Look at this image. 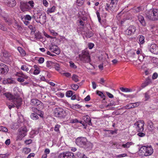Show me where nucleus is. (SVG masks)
Instances as JSON below:
<instances>
[{"label":"nucleus","instance_id":"f257e3e1","mask_svg":"<svg viewBox=\"0 0 158 158\" xmlns=\"http://www.w3.org/2000/svg\"><path fill=\"white\" fill-rule=\"evenodd\" d=\"M76 143L77 145L85 149L90 148L91 146V143L87 142L85 137H82L77 138L76 139Z\"/></svg>","mask_w":158,"mask_h":158},{"label":"nucleus","instance_id":"f03ea898","mask_svg":"<svg viewBox=\"0 0 158 158\" xmlns=\"http://www.w3.org/2000/svg\"><path fill=\"white\" fill-rule=\"evenodd\" d=\"M4 94L10 100H11L14 104L16 105L17 108H18L22 104V99L19 96H14L10 93H5Z\"/></svg>","mask_w":158,"mask_h":158},{"label":"nucleus","instance_id":"7ed1b4c3","mask_svg":"<svg viewBox=\"0 0 158 158\" xmlns=\"http://www.w3.org/2000/svg\"><path fill=\"white\" fill-rule=\"evenodd\" d=\"M34 17L36 22L41 24H44L46 22V14L44 12L41 13L38 12L36 14H34Z\"/></svg>","mask_w":158,"mask_h":158},{"label":"nucleus","instance_id":"20e7f679","mask_svg":"<svg viewBox=\"0 0 158 158\" xmlns=\"http://www.w3.org/2000/svg\"><path fill=\"white\" fill-rule=\"evenodd\" d=\"M139 152L141 155L148 156L151 155L153 152V150L151 146H143L139 150Z\"/></svg>","mask_w":158,"mask_h":158},{"label":"nucleus","instance_id":"39448f33","mask_svg":"<svg viewBox=\"0 0 158 158\" xmlns=\"http://www.w3.org/2000/svg\"><path fill=\"white\" fill-rule=\"evenodd\" d=\"M80 60L84 63H89L91 61L90 56L87 49L83 50L79 55Z\"/></svg>","mask_w":158,"mask_h":158},{"label":"nucleus","instance_id":"423d86ee","mask_svg":"<svg viewBox=\"0 0 158 158\" xmlns=\"http://www.w3.org/2000/svg\"><path fill=\"white\" fill-rule=\"evenodd\" d=\"M111 2L110 4L107 3L106 4L105 9L109 12L111 11H114L116 10L117 8V7L118 0H110Z\"/></svg>","mask_w":158,"mask_h":158},{"label":"nucleus","instance_id":"0eeeda50","mask_svg":"<svg viewBox=\"0 0 158 158\" xmlns=\"http://www.w3.org/2000/svg\"><path fill=\"white\" fill-rule=\"evenodd\" d=\"M54 115L55 117L62 119L65 118L67 113L62 108H56L54 111Z\"/></svg>","mask_w":158,"mask_h":158},{"label":"nucleus","instance_id":"6e6552de","mask_svg":"<svg viewBox=\"0 0 158 158\" xmlns=\"http://www.w3.org/2000/svg\"><path fill=\"white\" fill-rule=\"evenodd\" d=\"M144 124V123L143 120H139L134 124L135 126H136L137 131L139 132H143V131Z\"/></svg>","mask_w":158,"mask_h":158},{"label":"nucleus","instance_id":"1a4fd4ad","mask_svg":"<svg viewBox=\"0 0 158 158\" xmlns=\"http://www.w3.org/2000/svg\"><path fill=\"white\" fill-rule=\"evenodd\" d=\"M59 158H75V156L73 153L72 152H64L60 154L58 156Z\"/></svg>","mask_w":158,"mask_h":158},{"label":"nucleus","instance_id":"9d476101","mask_svg":"<svg viewBox=\"0 0 158 158\" xmlns=\"http://www.w3.org/2000/svg\"><path fill=\"white\" fill-rule=\"evenodd\" d=\"M9 71V68L5 64L0 63V74H6Z\"/></svg>","mask_w":158,"mask_h":158},{"label":"nucleus","instance_id":"9b49d317","mask_svg":"<svg viewBox=\"0 0 158 158\" xmlns=\"http://www.w3.org/2000/svg\"><path fill=\"white\" fill-rule=\"evenodd\" d=\"M136 30V27L134 26H131L125 31V34L128 35H131L134 34Z\"/></svg>","mask_w":158,"mask_h":158},{"label":"nucleus","instance_id":"f8f14e48","mask_svg":"<svg viewBox=\"0 0 158 158\" xmlns=\"http://www.w3.org/2000/svg\"><path fill=\"white\" fill-rule=\"evenodd\" d=\"M16 76H17L19 77L17 78V80L20 82H22L24 81V79H27L28 77L26 75L24 74L23 73L17 72L16 74Z\"/></svg>","mask_w":158,"mask_h":158},{"label":"nucleus","instance_id":"ddd939ff","mask_svg":"<svg viewBox=\"0 0 158 158\" xmlns=\"http://www.w3.org/2000/svg\"><path fill=\"white\" fill-rule=\"evenodd\" d=\"M148 49L152 53L158 54V46L155 44H152L149 46Z\"/></svg>","mask_w":158,"mask_h":158},{"label":"nucleus","instance_id":"4468645a","mask_svg":"<svg viewBox=\"0 0 158 158\" xmlns=\"http://www.w3.org/2000/svg\"><path fill=\"white\" fill-rule=\"evenodd\" d=\"M20 7L21 10L23 12L27 11L30 9V6L27 2H21Z\"/></svg>","mask_w":158,"mask_h":158},{"label":"nucleus","instance_id":"2eb2a0df","mask_svg":"<svg viewBox=\"0 0 158 158\" xmlns=\"http://www.w3.org/2000/svg\"><path fill=\"white\" fill-rule=\"evenodd\" d=\"M3 1L4 2L10 7H13L16 5V2L15 0H3Z\"/></svg>","mask_w":158,"mask_h":158},{"label":"nucleus","instance_id":"dca6fc26","mask_svg":"<svg viewBox=\"0 0 158 158\" xmlns=\"http://www.w3.org/2000/svg\"><path fill=\"white\" fill-rule=\"evenodd\" d=\"M146 17L150 20H155L154 17L153 15L152 10H150L149 11L147 12L146 13Z\"/></svg>","mask_w":158,"mask_h":158},{"label":"nucleus","instance_id":"f3484780","mask_svg":"<svg viewBox=\"0 0 158 158\" xmlns=\"http://www.w3.org/2000/svg\"><path fill=\"white\" fill-rule=\"evenodd\" d=\"M41 102L37 99H33L31 100V104L32 105L35 106L39 105Z\"/></svg>","mask_w":158,"mask_h":158},{"label":"nucleus","instance_id":"a211bd4d","mask_svg":"<svg viewBox=\"0 0 158 158\" xmlns=\"http://www.w3.org/2000/svg\"><path fill=\"white\" fill-rule=\"evenodd\" d=\"M151 83V80L149 78H147L146 79L144 82L142 83L141 86L143 88H144Z\"/></svg>","mask_w":158,"mask_h":158},{"label":"nucleus","instance_id":"6ab92c4d","mask_svg":"<svg viewBox=\"0 0 158 158\" xmlns=\"http://www.w3.org/2000/svg\"><path fill=\"white\" fill-rule=\"evenodd\" d=\"M138 19L141 23V24L143 26L146 25V23L145 22L143 17L141 15H139L138 16Z\"/></svg>","mask_w":158,"mask_h":158},{"label":"nucleus","instance_id":"aec40b11","mask_svg":"<svg viewBox=\"0 0 158 158\" xmlns=\"http://www.w3.org/2000/svg\"><path fill=\"white\" fill-rule=\"evenodd\" d=\"M84 121L86 123H87L89 125L91 126L92 125V123L91 122V119L90 117L88 116H86L84 118Z\"/></svg>","mask_w":158,"mask_h":158},{"label":"nucleus","instance_id":"412c9836","mask_svg":"<svg viewBox=\"0 0 158 158\" xmlns=\"http://www.w3.org/2000/svg\"><path fill=\"white\" fill-rule=\"evenodd\" d=\"M153 15L154 17L155 20L158 19V10L157 9H153L152 10Z\"/></svg>","mask_w":158,"mask_h":158},{"label":"nucleus","instance_id":"4be33fe9","mask_svg":"<svg viewBox=\"0 0 158 158\" xmlns=\"http://www.w3.org/2000/svg\"><path fill=\"white\" fill-rule=\"evenodd\" d=\"M133 144L132 142H127L126 143H123L122 144L123 148H128L130 147Z\"/></svg>","mask_w":158,"mask_h":158},{"label":"nucleus","instance_id":"5701e85b","mask_svg":"<svg viewBox=\"0 0 158 158\" xmlns=\"http://www.w3.org/2000/svg\"><path fill=\"white\" fill-rule=\"evenodd\" d=\"M148 126L150 127L149 130L151 131H154L153 128H154V124L151 120H149L148 123Z\"/></svg>","mask_w":158,"mask_h":158},{"label":"nucleus","instance_id":"b1692460","mask_svg":"<svg viewBox=\"0 0 158 158\" xmlns=\"http://www.w3.org/2000/svg\"><path fill=\"white\" fill-rule=\"evenodd\" d=\"M139 44H143L145 42L144 37L143 35H139Z\"/></svg>","mask_w":158,"mask_h":158},{"label":"nucleus","instance_id":"393cba45","mask_svg":"<svg viewBox=\"0 0 158 158\" xmlns=\"http://www.w3.org/2000/svg\"><path fill=\"white\" fill-rule=\"evenodd\" d=\"M18 50L20 53L21 55L22 56H24L26 55V53L25 51L23 50L21 47H18Z\"/></svg>","mask_w":158,"mask_h":158},{"label":"nucleus","instance_id":"a878e982","mask_svg":"<svg viewBox=\"0 0 158 158\" xmlns=\"http://www.w3.org/2000/svg\"><path fill=\"white\" fill-rule=\"evenodd\" d=\"M19 131V133L17 137L18 139L21 140L26 135H23V134H24V132H22L21 131Z\"/></svg>","mask_w":158,"mask_h":158},{"label":"nucleus","instance_id":"bb28decb","mask_svg":"<svg viewBox=\"0 0 158 158\" xmlns=\"http://www.w3.org/2000/svg\"><path fill=\"white\" fill-rule=\"evenodd\" d=\"M79 77L77 75L73 74L72 77V79L75 82H77L79 81Z\"/></svg>","mask_w":158,"mask_h":158},{"label":"nucleus","instance_id":"cd10ccee","mask_svg":"<svg viewBox=\"0 0 158 158\" xmlns=\"http://www.w3.org/2000/svg\"><path fill=\"white\" fill-rule=\"evenodd\" d=\"M150 92L148 91L144 94V97L145 98V101L148 100L150 98Z\"/></svg>","mask_w":158,"mask_h":158},{"label":"nucleus","instance_id":"c85d7f7f","mask_svg":"<svg viewBox=\"0 0 158 158\" xmlns=\"http://www.w3.org/2000/svg\"><path fill=\"white\" fill-rule=\"evenodd\" d=\"M19 131H21L22 132H24V134H23V135H26L27 131V129L25 127H21L20 129L19 130Z\"/></svg>","mask_w":158,"mask_h":158},{"label":"nucleus","instance_id":"c756f323","mask_svg":"<svg viewBox=\"0 0 158 158\" xmlns=\"http://www.w3.org/2000/svg\"><path fill=\"white\" fill-rule=\"evenodd\" d=\"M120 89L123 92H131L132 91V89H130L127 88H124L123 87H120Z\"/></svg>","mask_w":158,"mask_h":158},{"label":"nucleus","instance_id":"7c9ffc66","mask_svg":"<svg viewBox=\"0 0 158 158\" xmlns=\"http://www.w3.org/2000/svg\"><path fill=\"white\" fill-rule=\"evenodd\" d=\"M54 62L50 61H47L46 62V66L47 67L50 68L53 67Z\"/></svg>","mask_w":158,"mask_h":158},{"label":"nucleus","instance_id":"2f4dec72","mask_svg":"<svg viewBox=\"0 0 158 158\" xmlns=\"http://www.w3.org/2000/svg\"><path fill=\"white\" fill-rule=\"evenodd\" d=\"M31 151V149L30 148H25L23 149V152L26 154H27Z\"/></svg>","mask_w":158,"mask_h":158},{"label":"nucleus","instance_id":"473e14b6","mask_svg":"<svg viewBox=\"0 0 158 158\" xmlns=\"http://www.w3.org/2000/svg\"><path fill=\"white\" fill-rule=\"evenodd\" d=\"M31 117L33 120H37L38 118V117L36 113H33L31 115Z\"/></svg>","mask_w":158,"mask_h":158},{"label":"nucleus","instance_id":"72a5a7b5","mask_svg":"<svg viewBox=\"0 0 158 158\" xmlns=\"http://www.w3.org/2000/svg\"><path fill=\"white\" fill-rule=\"evenodd\" d=\"M28 27L31 30V33L34 34L35 30V27L32 25H29L28 26Z\"/></svg>","mask_w":158,"mask_h":158},{"label":"nucleus","instance_id":"f704fd0d","mask_svg":"<svg viewBox=\"0 0 158 158\" xmlns=\"http://www.w3.org/2000/svg\"><path fill=\"white\" fill-rule=\"evenodd\" d=\"M35 37L36 39H40L42 38L41 34L39 32H36L35 33Z\"/></svg>","mask_w":158,"mask_h":158},{"label":"nucleus","instance_id":"c9c22d12","mask_svg":"<svg viewBox=\"0 0 158 158\" xmlns=\"http://www.w3.org/2000/svg\"><path fill=\"white\" fill-rule=\"evenodd\" d=\"M55 8V6H53L52 7L48 9L47 10V13L49 14V13L54 12V11Z\"/></svg>","mask_w":158,"mask_h":158},{"label":"nucleus","instance_id":"e433bc0d","mask_svg":"<svg viewBox=\"0 0 158 158\" xmlns=\"http://www.w3.org/2000/svg\"><path fill=\"white\" fill-rule=\"evenodd\" d=\"M27 4L29 6L30 5V8H33L34 6V3L33 1H30L28 2H26Z\"/></svg>","mask_w":158,"mask_h":158},{"label":"nucleus","instance_id":"4c0bfd02","mask_svg":"<svg viewBox=\"0 0 158 158\" xmlns=\"http://www.w3.org/2000/svg\"><path fill=\"white\" fill-rule=\"evenodd\" d=\"M8 129L5 127L1 126L0 127V131H2V132H6L8 131Z\"/></svg>","mask_w":158,"mask_h":158},{"label":"nucleus","instance_id":"58836bf2","mask_svg":"<svg viewBox=\"0 0 158 158\" xmlns=\"http://www.w3.org/2000/svg\"><path fill=\"white\" fill-rule=\"evenodd\" d=\"M85 2V0H77V3L78 6L82 5Z\"/></svg>","mask_w":158,"mask_h":158},{"label":"nucleus","instance_id":"ea45409f","mask_svg":"<svg viewBox=\"0 0 158 158\" xmlns=\"http://www.w3.org/2000/svg\"><path fill=\"white\" fill-rule=\"evenodd\" d=\"M73 94V92L72 90L67 91L66 93V96L68 97H71L72 96Z\"/></svg>","mask_w":158,"mask_h":158},{"label":"nucleus","instance_id":"a19ab883","mask_svg":"<svg viewBox=\"0 0 158 158\" xmlns=\"http://www.w3.org/2000/svg\"><path fill=\"white\" fill-rule=\"evenodd\" d=\"M37 58V59H36V60H37L38 61L39 63H43L44 61V59L43 57H38Z\"/></svg>","mask_w":158,"mask_h":158},{"label":"nucleus","instance_id":"79ce46f5","mask_svg":"<svg viewBox=\"0 0 158 158\" xmlns=\"http://www.w3.org/2000/svg\"><path fill=\"white\" fill-rule=\"evenodd\" d=\"M53 67H54L57 71L59 70L60 69L59 65L58 64L55 63H54Z\"/></svg>","mask_w":158,"mask_h":158},{"label":"nucleus","instance_id":"37998d69","mask_svg":"<svg viewBox=\"0 0 158 158\" xmlns=\"http://www.w3.org/2000/svg\"><path fill=\"white\" fill-rule=\"evenodd\" d=\"M71 87L73 89L75 90H76L79 88L78 85L75 84L72 85H71Z\"/></svg>","mask_w":158,"mask_h":158},{"label":"nucleus","instance_id":"c03bdc74","mask_svg":"<svg viewBox=\"0 0 158 158\" xmlns=\"http://www.w3.org/2000/svg\"><path fill=\"white\" fill-rule=\"evenodd\" d=\"M70 67L73 69H76L77 68V66L74 64V63L72 61L69 62Z\"/></svg>","mask_w":158,"mask_h":158},{"label":"nucleus","instance_id":"a18cd8bd","mask_svg":"<svg viewBox=\"0 0 158 158\" xmlns=\"http://www.w3.org/2000/svg\"><path fill=\"white\" fill-rule=\"evenodd\" d=\"M96 93L97 94H98L99 96L101 97L102 98H104L105 97V95L102 92L99 91H96Z\"/></svg>","mask_w":158,"mask_h":158},{"label":"nucleus","instance_id":"49530a36","mask_svg":"<svg viewBox=\"0 0 158 158\" xmlns=\"http://www.w3.org/2000/svg\"><path fill=\"white\" fill-rule=\"evenodd\" d=\"M56 48H55L54 49H53L54 52H55L56 54H59L60 53V50L57 47H56Z\"/></svg>","mask_w":158,"mask_h":158},{"label":"nucleus","instance_id":"de8ad7c7","mask_svg":"<svg viewBox=\"0 0 158 158\" xmlns=\"http://www.w3.org/2000/svg\"><path fill=\"white\" fill-rule=\"evenodd\" d=\"M21 69L25 71H28L29 69L26 66L24 65H23L21 66Z\"/></svg>","mask_w":158,"mask_h":158},{"label":"nucleus","instance_id":"09e8293b","mask_svg":"<svg viewBox=\"0 0 158 158\" xmlns=\"http://www.w3.org/2000/svg\"><path fill=\"white\" fill-rule=\"evenodd\" d=\"M96 14L98 19V20L99 22L101 23V18L99 12L98 10H97L96 12Z\"/></svg>","mask_w":158,"mask_h":158},{"label":"nucleus","instance_id":"8fccbe9b","mask_svg":"<svg viewBox=\"0 0 158 158\" xmlns=\"http://www.w3.org/2000/svg\"><path fill=\"white\" fill-rule=\"evenodd\" d=\"M76 155L78 157H79V158H81L82 157H83V156L85 155L82 154L80 152H78L77 153Z\"/></svg>","mask_w":158,"mask_h":158},{"label":"nucleus","instance_id":"3c124183","mask_svg":"<svg viewBox=\"0 0 158 158\" xmlns=\"http://www.w3.org/2000/svg\"><path fill=\"white\" fill-rule=\"evenodd\" d=\"M150 58H151V61L152 62L156 63L157 62V59L155 57H151L150 56Z\"/></svg>","mask_w":158,"mask_h":158},{"label":"nucleus","instance_id":"603ef678","mask_svg":"<svg viewBox=\"0 0 158 158\" xmlns=\"http://www.w3.org/2000/svg\"><path fill=\"white\" fill-rule=\"evenodd\" d=\"M133 108H134L138 106L140 104L139 102L132 103Z\"/></svg>","mask_w":158,"mask_h":158},{"label":"nucleus","instance_id":"864d4df0","mask_svg":"<svg viewBox=\"0 0 158 158\" xmlns=\"http://www.w3.org/2000/svg\"><path fill=\"white\" fill-rule=\"evenodd\" d=\"M60 126L59 125H56L54 128V130L55 131L58 132L59 131V128Z\"/></svg>","mask_w":158,"mask_h":158},{"label":"nucleus","instance_id":"5fc2aeb1","mask_svg":"<svg viewBox=\"0 0 158 158\" xmlns=\"http://www.w3.org/2000/svg\"><path fill=\"white\" fill-rule=\"evenodd\" d=\"M31 110L35 113H37V112L39 113L40 110L37 109L36 108L33 107L31 108Z\"/></svg>","mask_w":158,"mask_h":158},{"label":"nucleus","instance_id":"6e6d98bb","mask_svg":"<svg viewBox=\"0 0 158 158\" xmlns=\"http://www.w3.org/2000/svg\"><path fill=\"white\" fill-rule=\"evenodd\" d=\"M24 19L28 20H31V17L29 15H26L24 17Z\"/></svg>","mask_w":158,"mask_h":158},{"label":"nucleus","instance_id":"4d7b16f0","mask_svg":"<svg viewBox=\"0 0 158 158\" xmlns=\"http://www.w3.org/2000/svg\"><path fill=\"white\" fill-rule=\"evenodd\" d=\"M0 29L3 31H6L7 30V28L5 27L2 25L0 23Z\"/></svg>","mask_w":158,"mask_h":158},{"label":"nucleus","instance_id":"13d9d810","mask_svg":"<svg viewBox=\"0 0 158 158\" xmlns=\"http://www.w3.org/2000/svg\"><path fill=\"white\" fill-rule=\"evenodd\" d=\"M94 44L92 43H89L88 44V47L89 49H92L94 47Z\"/></svg>","mask_w":158,"mask_h":158},{"label":"nucleus","instance_id":"bf43d9fd","mask_svg":"<svg viewBox=\"0 0 158 158\" xmlns=\"http://www.w3.org/2000/svg\"><path fill=\"white\" fill-rule=\"evenodd\" d=\"M125 107L127 109H129L133 108L132 104V103H130L127 105Z\"/></svg>","mask_w":158,"mask_h":158},{"label":"nucleus","instance_id":"052dcab7","mask_svg":"<svg viewBox=\"0 0 158 158\" xmlns=\"http://www.w3.org/2000/svg\"><path fill=\"white\" fill-rule=\"evenodd\" d=\"M63 74L67 77H70L71 75V73L68 72L64 73Z\"/></svg>","mask_w":158,"mask_h":158},{"label":"nucleus","instance_id":"680f3d73","mask_svg":"<svg viewBox=\"0 0 158 158\" xmlns=\"http://www.w3.org/2000/svg\"><path fill=\"white\" fill-rule=\"evenodd\" d=\"M32 142V140L31 139L26 140L25 141V143L27 144H29Z\"/></svg>","mask_w":158,"mask_h":158},{"label":"nucleus","instance_id":"e2e57ef3","mask_svg":"<svg viewBox=\"0 0 158 158\" xmlns=\"http://www.w3.org/2000/svg\"><path fill=\"white\" fill-rule=\"evenodd\" d=\"M157 77H158V74L156 73H155L153 74V75L152 76V78L153 79H155L157 78Z\"/></svg>","mask_w":158,"mask_h":158},{"label":"nucleus","instance_id":"0e129e2a","mask_svg":"<svg viewBox=\"0 0 158 158\" xmlns=\"http://www.w3.org/2000/svg\"><path fill=\"white\" fill-rule=\"evenodd\" d=\"M138 135L140 137H143L145 135V134L143 133L142 132H140L138 133Z\"/></svg>","mask_w":158,"mask_h":158},{"label":"nucleus","instance_id":"69168bd1","mask_svg":"<svg viewBox=\"0 0 158 158\" xmlns=\"http://www.w3.org/2000/svg\"><path fill=\"white\" fill-rule=\"evenodd\" d=\"M43 5L46 7L48 6V3L46 0H43Z\"/></svg>","mask_w":158,"mask_h":158},{"label":"nucleus","instance_id":"338daca9","mask_svg":"<svg viewBox=\"0 0 158 158\" xmlns=\"http://www.w3.org/2000/svg\"><path fill=\"white\" fill-rule=\"evenodd\" d=\"M71 122L72 123H78V121L77 119H71Z\"/></svg>","mask_w":158,"mask_h":158},{"label":"nucleus","instance_id":"774afa93","mask_svg":"<svg viewBox=\"0 0 158 158\" xmlns=\"http://www.w3.org/2000/svg\"><path fill=\"white\" fill-rule=\"evenodd\" d=\"M8 53L6 52H4L3 53V56L5 58L8 56Z\"/></svg>","mask_w":158,"mask_h":158}]
</instances>
